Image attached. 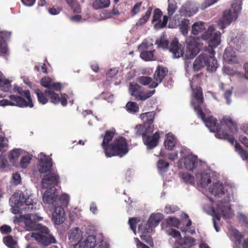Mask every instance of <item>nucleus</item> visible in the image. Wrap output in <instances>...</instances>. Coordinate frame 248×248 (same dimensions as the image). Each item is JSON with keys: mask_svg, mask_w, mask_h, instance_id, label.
<instances>
[{"mask_svg": "<svg viewBox=\"0 0 248 248\" xmlns=\"http://www.w3.org/2000/svg\"><path fill=\"white\" fill-rule=\"evenodd\" d=\"M196 37L189 36L186 39V50L184 51V46L179 43L176 38L170 43L169 47V51L172 53L173 59L183 57L185 59L194 58L199 52V43Z\"/></svg>", "mask_w": 248, "mask_h": 248, "instance_id": "obj_3", "label": "nucleus"}, {"mask_svg": "<svg viewBox=\"0 0 248 248\" xmlns=\"http://www.w3.org/2000/svg\"><path fill=\"white\" fill-rule=\"evenodd\" d=\"M152 11V8L151 7H148L145 14L140 18L137 24L139 26H142L145 24L151 16Z\"/></svg>", "mask_w": 248, "mask_h": 248, "instance_id": "obj_36", "label": "nucleus"}, {"mask_svg": "<svg viewBox=\"0 0 248 248\" xmlns=\"http://www.w3.org/2000/svg\"><path fill=\"white\" fill-rule=\"evenodd\" d=\"M155 50L151 51H143L140 54V57L145 61H152L155 60L154 56Z\"/></svg>", "mask_w": 248, "mask_h": 248, "instance_id": "obj_32", "label": "nucleus"}, {"mask_svg": "<svg viewBox=\"0 0 248 248\" xmlns=\"http://www.w3.org/2000/svg\"><path fill=\"white\" fill-rule=\"evenodd\" d=\"M181 178L187 184H192L194 182L193 176L187 172L182 174Z\"/></svg>", "mask_w": 248, "mask_h": 248, "instance_id": "obj_49", "label": "nucleus"}, {"mask_svg": "<svg viewBox=\"0 0 248 248\" xmlns=\"http://www.w3.org/2000/svg\"><path fill=\"white\" fill-rule=\"evenodd\" d=\"M166 223L169 226L177 227L179 224V220L176 217H170L166 219Z\"/></svg>", "mask_w": 248, "mask_h": 248, "instance_id": "obj_52", "label": "nucleus"}, {"mask_svg": "<svg viewBox=\"0 0 248 248\" xmlns=\"http://www.w3.org/2000/svg\"><path fill=\"white\" fill-rule=\"evenodd\" d=\"M155 114V113L153 111H151L142 113L140 115V117L143 120L144 125L150 129H153L152 123L154 121Z\"/></svg>", "mask_w": 248, "mask_h": 248, "instance_id": "obj_22", "label": "nucleus"}, {"mask_svg": "<svg viewBox=\"0 0 248 248\" xmlns=\"http://www.w3.org/2000/svg\"><path fill=\"white\" fill-rule=\"evenodd\" d=\"M222 124H225L227 126L230 132L233 133L237 131V125L231 117L225 116L224 117L221 121Z\"/></svg>", "mask_w": 248, "mask_h": 248, "instance_id": "obj_26", "label": "nucleus"}, {"mask_svg": "<svg viewBox=\"0 0 248 248\" xmlns=\"http://www.w3.org/2000/svg\"><path fill=\"white\" fill-rule=\"evenodd\" d=\"M230 44L238 51L244 50L246 47L245 38L242 35L233 37L230 41Z\"/></svg>", "mask_w": 248, "mask_h": 248, "instance_id": "obj_19", "label": "nucleus"}, {"mask_svg": "<svg viewBox=\"0 0 248 248\" xmlns=\"http://www.w3.org/2000/svg\"><path fill=\"white\" fill-rule=\"evenodd\" d=\"M62 88V85L60 83L57 82H52L51 87L49 90L52 91V90H55L56 91H60Z\"/></svg>", "mask_w": 248, "mask_h": 248, "instance_id": "obj_61", "label": "nucleus"}, {"mask_svg": "<svg viewBox=\"0 0 248 248\" xmlns=\"http://www.w3.org/2000/svg\"><path fill=\"white\" fill-rule=\"evenodd\" d=\"M211 182L210 176L206 173H203L201 175L199 183L201 186L203 188L206 187L208 184Z\"/></svg>", "mask_w": 248, "mask_h": 248, "instance_id": "obj_38", "label": "nucleus"}, {"mask_svg": "<svg viewBox=\"0 0 248 248\" xmlns=\"http://www.w3.org/2000/svg\"><path fill=\"white\" fill-rule=\"evenodd\" d=\"M193 96L196 100L197 105L194 106H200L203 103V96L202 88L199 86L193 90Z\"/></svg>", "mask_w": 248, "mask_h": 248, "instance_id": "obj_24", "label": "nucleus"}, {"mask_svg": "<svg viewBox=\"0 0 248 248\" xmlns=\"http://www.w3.org/2000/svg\"><path fill=\"white\" fill-rule=\"evenodd\" d=\"M128 152V144L124 137H120L115 139L109 144V147H107L104 152L107 157L114 156L123 157Z\"/></svg>", "mask_w": 248, "mask_h": 248, "instance_id": "obj_7", "label": "nucleus"}, {"mask_svg": "<svg viewBox=\"0 0 248 248\" xmlns=\"http://www.w3.org/2000/svg\"><path fill=\"white\" fill-rule=\"evenodd\" d=\"M38 157V171L41 173L50 172L53 167L51 158L42 153L39 155Z\"/></svg>", "mask_w": 248, "mask_h": 248, "instance_id": "obj_12", "label": "nucleus"}, {"mask_svg": "<svg viewBox=\"0 0 248 248\" xmlns=\"http://www.w3.org/2000/svg\"><path fill=\"white\" fill-rule=\"evenodd\" d=\"M45 93L48 98L50 99L51 103L57 104L61 103L62 106H65L67 104V95L66 93L61 94L60 97L59 94L55 93L52 91L49 90H46Z\"/></svg>", "mask_w": 248, "mask_h": 248, "instance_id": "obj_15", "label": "nucleus"}, {"mask_svg": "<svg viewBox=\"0 0 248 248\" xmlns=\"http://www.w3.org/2000/svg\"><path fill=\"white\" fill-rule=\"evenodd\" d=\"M31 158L29 155H26L23 156L21 158L20 162L21 167L23 169L27 168L31 161Z\"/></svg>", "mask_w": 248, "mask_h": 248, "instance_id": "obj_44", "label": "nucleus"}, {"mask_svg": "<svg viewBox=\"0 0 248 248\" xmlns=\"http://www.w3.org/2000/svg\"><path fill=\"white\" fill-rule=\"evenodd\" d=\"M23 206V205H14L12 207V212L14 214L21 213L23 210H25V207L21 208V207Z\"/></svg>", "mask_w": 248, "mask_h": 248, "instance_id": "obj_62", "label": "nucleus"}, {"mask_svg": "<svg viewBox=\"0 0 248 248\" xmlns=\"http://www.w3.org/2000/svg\"><path fill=\"white\" fill-rule=\"evenodd\" d=\"M239 140L241 143L244 144L248 148V138L243 135H241L239 137Z\"/></svg>", "mask_w": 248, "mask_h": 248, "instance_id": "obj_64", "label": "nucleus"}, {"mask_svg": "<svg viewBox=\"0 0 248 248\" xmlns=\"http://www.w3.org/2000/svg\"><path fill=\"white\" fill-rule=\"evenodd\" d=\"M43 218L36 213H31L27 215L25 220L26 229L28 231L39 232L44 226L41 224L37 223V222L41 220Z\"/></svg>", "mask_w": 248, "mask_h": 248, "instance_id": "obj_11", "label": "nucleus"}, {"mask_svg": "<svg viewBox=\"0 0 248 248\" xmlns=\"http://www.w3.org/2000/svg\"><path fill=\"white\" fill-rule=\"evenodd\" d=\"M205 30L204 23L203 22H196L192 26L191 33L194 35H197Z\"/></svg>", "mask_w": 248, "mask_h": 248, "instance_id": "obj_29", "label": "nucleus"}, {"mask_svg": "<svg viewBox=\"0 0 248 248\" xmlns=\"http://www.w3.org/2000/svg\"><path fill=\"white\" fill-rule=\"evenodd\" d=\"M155 44L157 45L158 47H161L163 49H169V42L168 40L165 39L164 38H160L159 40H157L155 42Z\"/></svg>", "mask_w": 248, "mask_h": 248, "instance_id": "obj_43", "label": "nucleus"}, {"mask_svg": "<svg viewBox=\"0 0 248 248\" xmlns=\"http://www.w3.org/2000/svg\"><path fill=\"white\" fill-rule=\"evenodd\" d=\"M115 133V129L114 128H112L110 130L106 131L104 135L102 134L101 135V137L103 138V140L101 145L104 152L106 151V148L109 147V142L112 140Z\"/></svg>", "mask_w": 248, "mask_h": 248, "instance_id": "obj_20", "label": "nucleus"}, {"mask_svg": "<svg viewBox=\"0 0 248 248\" xmlns=\"http://www.w3.org/2000/svg\"><path fill=\"white\" fill-rule=\"evenodd\" d=\"M152 79L151 78L146 76H141L139 78V82L143 85H147L149 84H151Z\"/></svg>", "mask_w": 248, "mask_h": 248, "instance_id": "obj_54", "label": "nucleus"}, {"mask_svg": "<svg viewBox=\"0 0 248 248\" xmlns=\"http://www.w3.org/2000/svg\"><path fill=\"white\" fill-rule=\"evenodd\" d=\"M163 219V215L160 213H154L151 214L148 220V223L152 228L156 227Z\"/></svg>", "mask_w": 248, "mask_h": 248, "instance_id": "obj_25", "label": "nucleus"}, {"mask_svg": "<svg viewBox=\"0 0 248 248\" xmlns=\"http://www.w3.org/2000/svg\"><path fill=\"white\" fill-rule=\"evenodd\" d=\"M129 92L132 96L135 97L136 100L144 101L152 96L155 93V90L144 92L141 86L135 83L130 84Z\"/></svg>", "mask_w": 248, "mask_h": 248, "instance_id": "obj_10", "label": "nucleus"}, {"mask_svg": "<svg viewBox=\"0 0 248 248\" xmlns=\"http://www.w3.org/2000/svg\"><path fill=\"white\" fill-rule=\"evenodd\" d=\"M184 163L185 168L189 171H193L199 164V159L196 155H188L184 158Z\"/></svg>", "mask_w": 248, "mask_h": 248, "instance_id": "obj_17", "label": "nucleus"}, {"mask_svg": "<svg viewBox=\"0 0 248 248\" xmlns=\"http://www.w3.org/2000/svg\"><path fill=\"white\" fill-rule=\"evenodd\" d=\"M176 143V139L173 135H168L164 141V144L166 148L172 151Z\"/></svg>", "mask_w": 248, "mask_h": 248, "instance_id": "obj_28", "label": "nucleus"}, {"mask_svg": "<svg viewBox=\"0 0 248 248\" xmlns=\"http://www.w3.org/2000/svg\"><path fill=\"white\" fill-rule=\"evenodd\" d=\"M169 165V163L164 159H159L157 163L158 169L161 172H166Z\"/></svg>", "mask_w": 248, "mask_h": 248, "instance_id": "obj_40", "label": "nucleus"}, {"mask_svg": "<svg viewBox=\"0 0 248 248\" xmlns=\"http://www.w3.org/2000/svg\"><path fill=\"white\" fill-rule=\"evenodd\" d=\"M0 232L3 234H8L12 232L11 227L7 225H3L0 227Z\"/></svg>", "mask_w": 248, "mask_h": 248, "instance_id": "obj_59", "label": "nucleus"}, {"mask_svg": "<svg viewBox=\"0 0 248 248\" xmlns=\"http://www.w3.org/2000/svg\"><path fill=\"white\" fill-rule=\"evenodd\" d=\"M220 32H215L213 26H209L207 31L202 35V38L208 41V46L210 48L209 49V54L202 53L196 58L193 64L194 71H198L205 66L207 70L210 72H213L216 70L217 67V61L214 57V48L220 44Z\"/></svg>", "mask_w": 248, "mask_h": 248, "instance_id": "obj_1", "label": "nucleus"}, {"mask_svg": "<svg viewBox=\"0 0 248 248\" xmlns=\"http://www.w3.org/2000/svg\"><path fill=\"white\" fill-rule=\"evenodd\" d=\"M168 70L166 67L158 65L154 75V81L149 85L150 88L156 87L167 76Z\"/></svg>", "mask_w": 248, "mask_h": 248, "instance_id": "obj_14", "label": "nucleus"}, {"mask_svg": "<svg viewBox=\"0 0 248 248\" xmlns=\"http://www.w3.org/2000/svg\"><path fill=\"white\" fill-rule=\"evenodd\" d=\"M140 237L142 240L144 241L149 245L153 244V239L150 235L147 234H143L140 236Z\"/></svg>", "mask_w": 248, "mask_h": 248, "instance_id": "obj_57", "label": "nucleus"}, {"mask_svg": "<svg viewBox=\"0 0 248 248\" xmlns=\"http://www.w3.org/2000/svg\"><path fill=\"white\" fill-rule=\"evenodd\" d=\"M110 5L109 0H95L93 3V7L95 10L108 7Z\"/></svg>", "mask_w": 248, "mask_h": 248, "instance_id": "obj_30", "label": "nucleus"}, {"mask_svg": "<svg viewBox=\"0 0 248 248\" xmlns=\"http://www.w3.org/2000/svg\"><path fill=\"white\" fill-rule=\"evenodd\" d=\"M242 0H233L232 8L225 10L222 17L219 20L217 26L219 29L223 30L231 24L233 19L237 18L238 14L242 10Z\"/></svg>", "mask_w": 248, "mask_h": 248, "instance_id": "obj_6", "label": "nucleus"}, {"mask_svg": "<svg viewBox=\"0 0 248 248\" xmlns=\"http://www.w3.org/2000/svg\"><path fill=\"white\" fill-rule=\"evenodd\" d=\"M162 15V12L159 9H158V8L155 9L154 11L153 21L155 22V21H159V22H160L161 21L160 18H161Z\"/></svg>", "mask_w": 248, "mask_h": 248, "instance_id": "obj_53", "label": "nucleus"}, {"mask_svg": "<svg viewBox=\"0 0 248 248\" xmlns=\"http://www.w3.org/2000/svg\"><path fill=\"white\" fill-rule=\"evenodd\" d=\"M238 219L241 223H243L245 225H248V219L247 217L243 214L240 213L238 215Z\"/></svg>", "mask_w": 248, "mask_h": 248, "instance_id": "obj_63", "label": "nucleus"}, {"mask_svg": "<svg viewBox=\"0 0 248 248\" xmlns=\"http://www.w3.org/2000/svg\"><path fill=\"white\" fill-rule=\"evenodd\" d=\"M85 245L87 247L93 248L96 244V240L93 236H89L85 241Z\"/></svg>", "mask_w": 248, "mask_h": 248, "instance_id": "obj_46", "label": "nucleus"}, {"mask_svg": "<svg viewBox=\"0 0 248 248\" xmlns=\"http://www.w3.org/2000/svg\"><path fill=\"white\" fill-rule=\"evenodd\" d=\"M52 81L51 78L49 77H45L42 78L41 80V84L42 86L47 88L49 90L51 87Z\"/></svg>", "mask_w": 248, "mask_h": 248, "instance_id": "obj_47", "label": "nucleus"}, {"mask_svg": "<svg viewBox=\"0 0 248 248\" xmlns=\"http://www.w3.org/2000/svg\"><path fill=\"white\" fill-rule=\"evenodd\" d=\"M58 200L62 205H67L68 203L69 198L67 194H62L60 197H58Z\"/></svg>", "mask_w": 248, "mask_h": 248, "instance_id": "obj_55", "label": "nucleus"}, {"mask_svg": "<svg viewBox=\"0 0 248 248\" xmlns=\"http://www.w3.org/2000/svg\"><path fill=\"white\" fill-rule=\"evenodd\" d=\"M189 25V20L184 18L180 24V29L181 32L184 35L187 34L188 31Z\"/></svg>", "mask_w": 248, "mask_h": 248, "instance_id": "obj_39", "label": "nucleus"}, {"mask_svg": "<svg viewBox=\"0 0 248 248\" xmlns=\"http://www.w3.org/2000/svg\"><path fill=\"white\" fill-rule=\"evenodd\" d=\"M20 151L18 149L13 150L11 151L9 155V159L10 163H11L13 165H15L20 157Z\"/></svg>", "mask_w": 248, "mask_h": 248, "instance_id": "obj_35", "label": "nucleus"}, {"mask_svg": "<svg viewBox=\"0 0 248 248\" xmlns=\"http://www.w3.org/2000/svg\"><path fill=\"white\" fill-rule=\"evenodd\" d=\"M10 201L14 205H25V210L33 211L37 208V204L31 196L25 195L21 190H17L12 196Z\"/></svg>", "mask_w": 248, "mask_h": 248, "instance_id": "obj_8", "label": "nucleus"}, {"mask_svg": "<svg viewBox=\"0 0 248 248\" xmlns=\"http://www.w3.org/2000/svg\"><path fill=\"white\" fill-rule=\"evenodd\" d=\"M178 210L179 208L176 205L170 204L167 205L164 208V211L167 214L173 213Z\"/></svg>", "mask_w": 248, "mask_h": 248, "instance_id": "obj_50", "label": "nucleus"}, {"mask_svg": "<svg viewBox=\"0 0 248 248\" xmlns=\"http://www.w3.org/2000/svg\"><path fill=\"white\" fill-rule=\"evenodd\" d=\"M127 110L128 112L131 113H136L139 111V107L137 103L132 101H129L127 103L126 105Z\"/></svg>", "mask_w": 248, "mask_h": 248, "instance_id": "obj_41", "label": "nucleus"}, {"mask_svg": "<svg viewBox=\"0 0 248 248\" xmlns=\"http://www.w3.org/2000/svg\"><path fill=\"white\" fill-rule=\"evenodd\" d=\"M149 134L144 135L142 140L148 149H153L157 146L160 137L158 132H155L153 136Z\"/></svg>", "mask_w": 248, "mask_h": 248, "instance_id": "obj_16", "label": "nucleus"}, {"mask_svg": "<svg viewBox=\"0 0 248 248\" xmlns=\"http://www.w3.org/2000/svg\"><path fill=\"white\" fill-rule=\"evenodd\" d=\"M0 82L1 84V90L4 92H7L10 88L11 84L9 80L3 78V74L0 71Z\"/></svg>", "mask_w": 248, "mask_h": 248, "instance_id": "obj_37", "label": "nucleus"}, {"mask_svg": "<svg viewBox=\"0 0 248 248\" xmlns=\"http://www.w3.org/2000/svg\"><path fill=\"white\" fill-rule=\"evenodd\" d=\"M139 221H140V220L137 217H132L129 219L128 223L131 229L133 231L134 233H136L137 224Z\"/></svg>", "mask_w": 248, "mask_h": 248, "instance_id": "obj_45", "label": "nucleus"}, {"mask_svg": "<svg viewBox=\"0 0 248 248\" xmlns=\"http://www.w3.org/2000/svg\"><path fill=\"white\" fill-rule=\"evenodd\" d=\"M195 111L198 117L202 120L210 131L214 133L216 132V137L217 138L227 140L232 144H233L234 141L233 136L219 129V125L216 119L213 116L205 118V113L203 112L201 107L199 106L195 107Z\"/></svg>", "mask_w": 248, "mask_h": 248, "instance_id": "obj_5", "label": "nucleus"}, {"mask_svg": "<svg viewBox=\"0 0 248 248\" xmlns=\"http://www.w3.org/2000/svg\"><path fill=\"white\" fill-rule=\"evenodd\" d=\"M223 59L229 63L236 62L235 53L232 47H227L225 49L223 54Z\"/></svg>", "mask_w": 248, "mask_h": 248, "instance_id": "obj_23", "label": "nucleus"}, {"mask_svg": "<svg viewBox=\"0 0 248 248\" xmlns=\"http://www.w3.org/2000/svg\"><path fill=\"white\" fill-rule=\"evenodd\" d=\"M136 132L135 135L137 136H142V140L143 139V136H146L148 134H150L153 131V129H150L145 125H139L136 127Z\"/></svg>", "mask_w": 248, "mask_h": 248, "instance_id": "obj_27", "label": "nucleus"}, {"mask_svg": "<svg viewBox=\"0 0 248 248\" xmlns=\"http://www.w3.org/2000/svg\"><path fill=\"white\" fill-rule=\"evenodd\" d=\"M69 6L73 10V12L74 13L79 14L81 12V6L79 5V3L77 1Z\"/></svg>", "mask_w": 248, "mask_h": 248, "instance_id": "obj_56", "label": "nucleus"}, {"mask_svg": "<svg viewBox=\"0 0 248 248\" xmlns=\"http://www.w3.org/2000/svg\"><path fill=\"white\" fill-rule=\"evenodd\" d=\"M209 192L216 197H221L224 196L223 202L220 201L215 208H212L213 222L216 231H219L220 228L217 226L216 220H220L221 216L224 218H230L232 216L231 208L228 204L231 201V195L227 190L225 191L222 183H216L209 189Z\"/></svg>", "mask_w": 248, "mask_h": 248, "instance_id": "obj_2", "label": "nucleus"}, {"mask_svg": "<svg viewBox=\"0 0 248 248\" xmlns=\"http://www.w3.org/2000/svg\"><path fill=\"white\" fill-rule=\"evenodd\" d=\"M65 212L63 208L59 205L55 206L52 213V220L55 224L60 225L62 223L65 219Z\"/></svg>", "mask_w": 248, "mask_h": 248, "instance_id": "obj_18", "label": "nucleus"}, {"mask_svg": "<svg viewBox=\"0 0 248 248\" xmlns=\"http://www.w3.org/2000/svg\"><path fill=\"white\" fill-rule=\"evenodd\" d=\"M35 93L36 94L38 102L43 105L46 104L48 102L47 96L45 93H43L40 89H36L34 91Z\"/></svg>", "mask_w": 248, "mask_h": 248, "instance_id": "obj_33", "label": "nucleus"}, {"mask_svg": "<svg viewBox=\"0 0 248 248\" xmlns=\"http://www.w3.org/2000/svg\"><path fill=\"white\" fill-rule=\"evenodd\" d=\"M141 4V2H137L135 4L131 10L132 16H134L140 12Z\"/></svg>", "mask_w": 248, "mask_h": 248, "instance_id": "obj_58", "label": "nucleus"}, {"mask_svg": "<svg viewBox=\"0 0 248 248\" xmlns=\"http://www.w3.org/2000/svg\"><path fill=\"white\" fill-rule=\"evenodd\" d=\"M31 237L34 238L41 245L45 247L57 242L55 237L49 233L48 228L45 226L39 232H32Z\"/></svg>", "mask_w": 248, "mask_h": 248, "instance_id": "obj_9", "label": "nucleus"}, {"mask_svg": "<svg viewBox=\"0 0 248 248\" xmlns=\"http://www.w3.org/2000/svg\"><path fill=\"white\" fill-rule=\"evenodd\" d=\"M7 47L4 38L0 35V53L6 54L7 52Z\"/></svg>", "mask_w": 248, "mask_h": 248, "instance_id": "obj_48", "label": "nucleus"}, {"mask_svg": "<svg viewBox=\"0 0 248 248\" xmlns=\"http://www.w3.org/2000/svg\"><path fill=\"white\" fill-rule=\"evenodd\" d=\"M195 242V239L193 238H186L182 243H178L175 248H190Z\"/></svg>", "mask_w": 248, "mask_h": 248, "instance_id": "obj_31", "label": "nucleus"}, {"mask_svg": "<svg viewBox=\"0 0 248 248\" xmlns=\"http://www.w3.org/2000/svg\"><path fill=\"white\" fill-rule=\"evenodd\" d=\"M177 5L176 2H169L168 7V13L170 16H171L175 13L177 9Z\"/></svg>", "mask_w": 248, "mask_h": 248, "instance_id": "obj_51", "label": "nucleus"}, {"mask_svg": "<svg viewBox=\"0 0 248 248\" xmlns=\"http://www.w3.org/2000/svg\"><path fill=\"white\" fill-rule=\"evenodd\" d=\"M232 94V91L231 90H228L225 91L224 93V97L226 101V103L227 104H230L231 102V96Z\"/></svg>", "mask_w": 248, "mask_h": 248, "instance_id": "obj_60", "label": "nucleus"}, {"mask_svg": "<svg viewBox=\"0 0 248 248\" xmlns=\"http://www.w3.org/2000/svg\"><path fill=\"white\" fill-rule=\"evenodd\" d=\"M152 228H153L151 226L150 224L148 223V221L147 223L142 222L140 225H139L138 231L139 232L141 233V234H148L152 232Z\"/></svg>", "mask_w": 248, "mask_h": 248, "instance_id": "obj_34", "label": "nucleus"}, {"mask_svg": "<svg viewBox=\"0 0 248 248\" xmlns=\"http://www.w3.org/2000/svg\"><path fill=\"white\" fill-rule=\"evenodd\" d=\"M3 243L9 248H16V242L15 241L11 235L4 237L3 239Z\"/></svg>", "mask_w": 248, "mask_h": 248, "instance_id": "obj_42", "label": "nucleus"}, {"mask_svg": "<svg viewBox=\"0 0 248 248\" xmlns=\"http://www.w3.org/2000/svg\"><path fill=\"white\" fill-rule=\"evenodd\" d=\"M50 190H47L45 192L43 196V201L49 204H52L55 207L57 206V204L56 203L57 202L58 195L56 191L51 193Z\"/></svg>", "mask_w": 248, "mask_h": 248, "instance_id": "obj_21", "label": "nucleus"}, {"mask_svg": "<svg viewBox=\"0 0 248 248\" xmlns=\"http://www.w3.org/2000/svg\"><path fill=\"white\" fill-rule=\"evenodd\" d=\"M15 91L16 92L20 95L14 94L10 95V100L3 99L0 101V106L3 107L6 106H17L20 108L28 107L32 108L34 106L30 91L29 90L24 91L21 87L16 86Z\"/></svg>", "mask_w": 248, "mask_h": 248, "instance_id": "obj_4", "label": "nucleus"}, {"mask_svg": "<svg viewBox=\"0 0 248 248\" xmlns=\"http://www.w3.org/2000/svg\"><path fill=\"white\" fill-rule=\"evenodd\" d=\"M60 182V177L56 172H50L46 174L42 179V186L43 188H54V191H56L55 186H57Z\"/></svg>", "mask_w": 248, "mask_h": 248, "instance_id": "obj_13", "label": "nucleus"}]
</instances>
